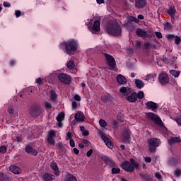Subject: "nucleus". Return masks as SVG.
<instances>
[{
	"label": "nucleus",
	"mask_w": 181,
	"mask_h": 181,
	"mask_svg": "<svg viewBox=\"0 0 181 181\" xmlns=\"http://www.w3.org/2000/svg\"><path fill=\"white\" fill-rule=\"evenodd\" d=\"M62 49H65L66 54H74L78 47V42L74 39H71L61 43Z\"/></svg>",
	"instance_id": "nucleus-1"
},
{
	"label": "nucleus",
	"mask_w": 181,
	"mask_h": 181,
	"mask_svg": "<svg viewBox=\"0 0 181 181\" xmlns=\"http://www.w3.org/2000/svg\"><path fill=\"white\" fill-rule=\"evenodd\" d=\"M174 175L175 177H180L181 176V170L180 169H176L174 172Z\"/></svg>",
	"instance_id": "nucleus-39"
},
{
	"label": "nucleus",
	"mask_w": 181,
	"mask_h": 181,
	"mask_svg": "<svg viewBox=\"0 0 181 181\" xmlns=\"http://www.w3.org/2000/svg\"><path fill=\"white\" fill-rule=\"evenodd\" d=\"M35 83H37V84H42V78H38L36 79Z\"/></svg>",
	"instance_id": "nucleus-61"
},
{
	"label": "nucleus",
	"mask_w": 181,
	"mask_h": 181,
	"mask_svg": "<svg viewBox=\"0 0 181 181\" xmlns=\"http://www.w3.org/2000/svg\"><path fill=\"white\" fill-rule=\"evenodd\" d=\"M101 100H102L103 103H107L108 100H110V96H108V95H103L101 97Z\"/></svg>",
	"instance_id": "nucleus-40"
},
{
	"label": "nucleus",
	"mask_w": 181,
	"mask_h": 181,
	"mask_svg": "<svg viewBox=\"0 0 181 181\" xmlns=\"http://www.w3.org/2000/svg\"><path fill=\"white\" fill-rule=\"evenodd\" d=\"M150 152H156V148L160 146V139L151 138L147 140Z\"/></svg>",
	"instance_id": "nucleus-4"
},
{
	"label": "nucleus",
	"mask_w": 181,
	"mask_h": 181,
	"mask_svg": "<svg viewBox=\"0 0 181 181\" xmlns=\"http://www.w3.org/2000/svg\"><path fill=\"white\" fill-rule=\"evenodd\" d=\"M100 137L102 138L103 141L105 142L106 146L109 148V149H112L114 148V145H112L111 140L108 137H107L106 136H104L103 134H100Z\"/></svg>",
	"instance_id": "nucleus-10"
},
{
	"label": "nucleus",
	"mask_w": 181,
	"mask_h": 181,
	"mask_svg": "<svg viewBox=\"0 0 181 181\" xmlns=\"http://www.w3.org/2000/svg\"><path fill=\"white\" fill-rule=\"evenodd\" d=\"M140 176L144 180H146V181L151 180V177H149V175H148L147 173H141Z\"/></svg>",
	"instance_id": "nucleus-31"
},
{
	"label": "nucleus",
	"mask_w": 181,
	"mask_h": 181,
	"mask_svg": "<svg viewBox=\"0 0 181 181\" xmlns=\"http://www.w3.org/2000/svg\"><path fill=\"white\" fill-rule=\"evenodd\" d=\"M69 144L71 148H74L76 146V144L74 143V140H73V139L69 140Z\"/></svg>",
	"instance_id": "nucleus-52"
},
{
	"label": "nucleus",
	"mask_w": 181,
	"mask_h": 181,
	"mask_svg": "<svg viewBox=\"0 0 181 181\" xmlns=\"http://www.w3.org/2000/svg\"><path fill=\"white\" fill-rule=\"evenodd\" d=\"M116 80L119 84H122V85L127 84V78H125V76H124L122 74L117 75L116 77Z\"/></svg>",
	"instance_id": "nucleus-18"
},
{
	"label": "nucleus",
	"mask_w": 181,
	"mask_h": 181,
	"mask_svg": "<svg viewBox=\"0 0 181 181\" xmlns=\"http://www.w3.org/2000/svg\"><path fill=\"white\" fill-rule=\"evenodd\" d=\"M58 79L61 83H64V84H69L70 81H71V78H70V76L66 74H59L58 75Z\"/></svg>",
	"instance_id": "nucleus-7"
},
{
	"label": "nucleus",
	"mask_w": 181,
	"mask_h": 181,
	"mask_svg": "<svg viewBox=\"0 0 181 181\" xmlns=\"http://www.w3.org/2000/svg\"><path fill=\"white\" fill-rule=\"evenodd\" d=\"M16 142H18V144H21V142H22V138H21V137H16Z\"/></svg>",
	"instance_id": "nucleus-62"
},
{
	"label": "nucleus",
	"mask_w": 181,
	"mask_h": 181,
	"mask_svg": "<svg viewBox=\"0 0 181 181\" xmlns=\"http://www.w3.org/2000/svg\"><path fill=\"white\" fill-rule=\"evenodd\" d=\"M8 112L9 113V114H13V109H12V107H8Z\"/></svg>",
	"instance_id": "nucleus-64"
},
{
	"label": "nucleus",
	"mask_w": 181,
	"mask_h": 181,
	"mask_svg": "<svg viewBox=\"0 0 181 181\" xmlns=\"http://www.w3.org/2000/svg\"><path fill=\"white\" fill-rule=\"evenodd\" d=\"M170 145H175V144H180L181 139L180 137L171 136L168 139Z\"/></svg>",
	"instance_id": "nucleus-16"
},
{
	"label": "nucleus",
	"mask_w": 181,
	"mask_h": 181,
	"mask_svg": "<svg viewBox=\"0 0 181 181\" xmlns=\"http://www.w3.org/2000/svg\"><path fill=\"white\" fill-rule=\"evenodd\" d=\"M155 77H156V74H150L146 76L144 80H146V81H149V80H152L153 78H155Z\"/></svg>",
	"instance_id": "nucleus-29"
},
{
	"label": "nucleus",
	"mask_w": 181,
	"mask_h": 181,
	"mask_svg": "<svg viewBox=\"0 0 181 181\" xmlns=\"http://www.w3.org/2000/svg\"><path fill=\"white\" fill-rule=\"evenodd\" d=\"M112 125H114L115 127H117V126H118V122H117V121L115 120V119L112 120Z\"/></svg>",
	"instance_id": "nucleus-63"
},
{
	"label": "nucleus",
	"mask_w": 181,
	"mask_h": 181,
	"mask_svg": "<svg viewBox=\"0 0 181 181\" xmlns=\"http://www.w3.org/2000/svg\"><path fill=\"white\" fill-rule=\"evenodd\" d=\"M72 108H74V110L77 108V102L76 101L72 102Z\"/></svg>",
	"instance_id": "nucleus-59"
},
{
	"label": "nucleus",
	"mask_w": 181,
	"mask_h": 181,
	"mask_svg": "<svg viewBox=\"0 0 181 181\" xmlns=\"http://www.w3.org/2000/svg\"><path fill=\"white\" fill-rule=\"evenodd\" d=\"M103 160L104 162H105V163H107V165H112L113 163H114L112 159H111V158H110L107 156H105L103 157Z\"/></svg>",
	"instance_id": "nucleus-25"
},
{
	"label": "nucleus",
	"mask_w": 181,
	"mask_h": 181,
	"mask_svg": "<svg viewBox=\"0 0 181 181\" xmlns=\"http://www.w3.org/2000/svg\"><path fill=\"white\" fill-rule=\"evenodd\" d=\"M121 172V169L117 168H112V175H118Z\"/></svg>",
	"instance_id": "nucleus-38"
},
{
	"label": "nucleus",
	"mask_w": 181,
	"mask_h": 181,
	"mask_svg": "<svg viewBox=\"0 0 181 181\" xmlns=\"http://www.w3.org/2000/svg\"><path fill=\"white\" fill-rule=\"evenodd\" d=\"M122 141L124 144H129L131 142V136H123Z\"/></svg>",
	"instance_id": "nucleus-34"
},
{
	"label": "nucleus",
	"mask_w": 181,
	"mask_h": 181,
	"mask_svg": "<svg viewBox=\"0 0 181 181\" xmlns=\"http://www.w3.org/2000/svg\"><path fill=\"white\" fill-rule=\"evenodd\" d=\"M3 5L5 8H9L11 7V3L8 2V1H4L3 3Z\"/></svg>",
	"instance_id": "nucleus-57"
},
{
	"label": "nucleus",
	"mask_w": 181,
	"mask_h": 181,
	"mask_svg": "<svg viewBox=\"0 0 181 181\" xmlns=\"http://www.w3.org/2000/svg\"><path fill=\"white\" fill-rule=\"evenodd\" d=\"M66 181H77V178L71 174H68L66 177Z\"/></svg>",
	"instance_id": "nucleus-28"
},
{
	"label": "nucleus",
	"mask_w": 181,
	"mask_h": 181,
	"mask_svg": "<svg viewBox=\"0 0 181 181\" xmlns=\"http://www.w3.org/2000/svg\"><path fill=\"white\" fill-rule=\"evenodd\" d=\"M25 152H27L29 155H32L33 156H36L37 155V151L35 150L29 144L25 146Z\"/></svg>",
	"instance_id": "nucleus-12"
},
{
	"label": "nucleus",
	"mask_w": 181,
	"mask_h": 181,
	"mask_svg": "<svg viewBox=\"0 0 181 181\" xmlns=\"http://www.w3.org/2000/svg\"><path fill=\"white\" fill-rule=\"evenodd\" d=\"M175 37H176V35H175L173 34H168L167 35V39H168L169 40H173V39H175Z\"/></svg>",
	"instance_id": "nucleus-48"
},
{
	"label": "nucleus",
	"mask_w": 181,
	"mask_h": 181,
	"mask_svg": "<svg viewBox=\"0 0 181 181\" xmlns=\"http://www.w3.org/2000/svg\"><path fill=\"white\" fill-rule=\"evenodd\" d=\"M136 47H138V49H141V47H142V43L141 41L136 42Z\"/></svg>",
	"instance_id": "nucleus-51"
},
{
	"label": "nucleus",
	"mask_w": 181,
	"mask_h": 181,
	"mask_svg": "<svg viewBox=\"0 0 181 181\" xmlns=\"http://www.w3.org/2000/svg\"><path fill=\"white\" fill-rule=\"evenodd\" d=\"M75 66H76V64L74 63V61H73V60H70L67 63V67H68V69H69L71 70L73 69V68L75 67Z\"/></svg>",
	"instance_id": "nucleus-30"
},
{
	"label": "nucleus",
	"mask_w": 181,
	"mask_h": 181,
	"mask_svg": "<svg viewBox=\"0 0 181 181\" xmlns=\"http://www.w3.org/2000/svg\"><path fill=\"white\" fill-rule=\"evenodd\" d=\"M54 138H56V132H54V130H50L48 132V136H47L48 144H50V145H54V144H56V141L54 140Z\"/></svg>",
	"instance_id": "nucleus-9"
},
{
	"label": "nucleus",
	"mask_w": 181,
	"mask_h": 181,
	"mask_svg": "<svg viewBox=\"0 0 181 181\" xmlns=\"http://www.w3.org/2000/svg\"><path fill=\"white\" fill-rule=\"evenodd\" d=\"M42 179L45 181H53L54 180V175L49 173H45L42 175Z\"/></svg>",
	"instance_id": "nucleus-23"
},
{
	"label": "nucleus",
	"mask_w": 181,
	"mask_h": 181,
	"mask_svg": "<svg viewBox=\"0 0 181 181\" xmlns=\"http://www.w3.org/2000/svg\"><path fill=\"white\" fill-rule=\"evenodd\" d=\"M146 115H147V118H149L150 119L153 121V122H154V124H156V125H158V127H165L163 125V122L160 119V117H158V115H155L153 112H148L146 114Z\"/></svg>",
	"instance_id": "nucleus-5"
},
{
	"label": "nucleus",
	"mask_w": 181,
	"mask_h": 181,
	"mask_svg": "<svg viewBox=\"0 0 181 181\" xmlns=\"http://www.w3.org/2000/svg\"><path fill=\"white\" fill-rule=\"evenodd\" d=\"M120 166L123 169V170H125V172H129L130 173L134 172L135 169H136V170H139L140 167L139 163L136 162L134 158H131L130 161H123L121 163Z\"/></svg>",
	"instance_id": "nucleus-3"
},
{
	"label": "nucleus",
	"mask_w": 181,
	"mask_h": 181,
	"mask_svg": "<svg viewBox=\"0 0 181 181\" xmlns=\"http://www.w3.org/2000/svg\"><path fill=\"white\" fill-rule=\"evenodd\" d=\"M21 11H16L15 15L16 18H19V16H21Z\"/></svg>",
	"instance_id": "nucleus-60"
},
{
	"label": "nucleus",
	"mask_w": 181,
	"mask_h": 181,
	"mask_svg": "<svg viewBox=\"0 0 181 181\" xmlns=\"http://www.w3.org/2000/svg\"><path fill=\"white\" fill-rule=\"evenodd\" d=\"M51 169L54 170V173L55 176H60V170H59V167L57 166V164L56 163H52L50 165Z\"/></svg>",
	"instance_id": "nucleus-21"
},
{
	"label": "nucleus",
	"mask_w": 181,
	"mask_h": 181,
	"mask_svg": "<svg viewBox=\"0 0 181 181\" xmlns=\"http://www.w3.org/2000/svg\"><path fill=\"white\" fill-rule=\"evenodd\" d=\"M106 32L108 35H112V36H121V25L115 20L110 21L106 26Z\"/></svg>",
	"instance_id": "nucleus-2"
},
{
	"label": "nucleus",
	"mask_w": 181,
	"mask_h": 181,
	"mask_svg": "<svg viewBox=\"0 0 181 181\" xmlns=\"http://www.w3.org/2000/svg\"><path fill=\"white\" fill-rule=\"evenodd\" d=\"M6 152V146H1L0 147V153H5Z\"/></svg>",
	"instance_id": "nucleus-47"
},
{
	"label": "nucleus",
	"mask_w": 181,
	"mask_h": 181,
	"mask_svg": "<svg viewBox=\"0 0 181 181\" xmlns=\"http://www.w3.org/2000/svg\"><path fill=\"white\" fill-rule=\"evenodd\" d=\"M74 119L78 121V122H83L86 119V117L81 112H78L74 117Z\"/></svg>",
	"instance_id": "nucleus-20"
},
{
	"label": "nucleus",
	"mask_w": 181,
	"mask_h": 181,
	"mask_svg": "<svg viewBox=\"0 0 181 181\" xmlns=\"http://www.w3.org/2000/svg\"><path fill=\"white\" fill-rule=\"evenodd\" d=\"M10 172H11V173H13L14 175H21V173H22V168L16 165H11Z\"/></svg>",
	"instance_id": "nucleus-14"
},
{
	"label": "nucleus",
	"mask_w": 181,
	"mask_h": 181,
	"mask_svg": "<svg viewBox=\"0 0 181 181\" xmlns=\"http://www.w3.org/2000/svg\"><path fill=\"white\" fill-rule=\"evenodd\" d=\"M131 136V131L129 129H126L123 134V136Z\"/></svg>",
	"instance_id": "nucleus-46"
},
{
	"label": "nucleus",
	"mask_w": 181,
	"mask_h": 181,
	"mask_svg": "<svg viewBox=\"0 0 181 181\" xmlns=\"http://www.w3.org/2000/svg\"><path fill=\"white\" fill-rule=\"evenodd\" d=\"M170 74L171 76H173V77H179L180 75V71H177L176 70H171L170 71Z\"/></svg>",
	"instance_id": "nucleus-32"
},
{
	"label": "nucleus",
	"mask_w": 181,
	"mask_h": 181,
	"mask_svg": "<svg viewBox=\"0 0 181 181\" xmlns=\"http://www.w3.org/2000/svg\"><path fill=\"white\" fill-rule=\"evenodd\" d=\"M119 91L122 95L127 97V95H129V94H131L132 89H131V88L129 87H122L120 88Z\"/></svg>",
	"instance_id": "nucleus-13"
},
{
	"label": "nucleus",
	"mask_w": 181,
	"mask_h": 181,
	"mask_svg": "<svg viewBox=\"0 0 181 181\" xmlns=\"http://www.w3.org/2000/svg\"><path fill=\"white\" fill-rule=\"evenodd\" d=\"M168 13L170 14V16H175V13H176V10L170 7L168 11Z\"/></svg>",
	"instance_id": "nucleus-36"
},
{
	"label": "nucleus",
	"mask_w": 181,
	"mask_h": 181,
	"mask_svg": "<svg viewBox=\"0 0 181 181\" xmlns=\"http://www.w3.org/2000/svg\"><path fill=\"white\" fill-rule=\"evenodd\" d=\"M179 163V160L172 158L171 159V165H177Z\"/></svg>",
	"instance_id": "nucleus-50"
},
{
	"label": "nucleus",
	"mask_w": 181,
	"mask_h": 181,
	"mask_svg": "<svg viewBox=\"0 0 181 181\" xmlns=\"http://www.w3.org/2000/svg\"><path fill=\"white\" fill-rule=\"evenodd\" d=\"M144 91H139L136 95L137 98H139V100H142V98H144Z\"/></svg>",
	"instance_id": "nucleus-42"
},
{
	"label": "nucleus",
	"mask_w": 181,
	"mask_h": 181,
	"mask_svg": "<svg viewBox=\"0 0 181 181\" xmlns=\"http://www.w3.org/2000/svg\"><path fill=\"white\" fill-rule=\"evenodd\" d=\"M74 98L76 101H81V97L78 95H75Z\"/></svg>",
	"instance_id": "nucleus-54"
},
{
	"label": "nucleus",
	"mask_w": 181,
	"mask_h": 181,
	"mask_svg": "<svg viewBox=\"0 0 181 181\" xmlns=\"http://www.w3.org/2000/svg\"><path fill=\"white\" fill-rule=\"evenodd\" d=\"M158 83L161 86H166L169 83V76L167 74L161 73L158 75Z\"/></svg>",
	"instance_id": "nucleus-6"
},
{
	"label": "nucleus",
	"mask_w": 181,
	"mask_h": 181,
	"mask_svg": "<svg viewBox=\"0 0 181 181\" xmlns=\"http://www.w3.org/2000/svg\"><path fill=\"white\" fill-rule=\"evenodd\" d=\"M174 39H175V43L176 45H179V43H180V42H181V38H180V36L175 35V37Z\"/></svg>",
	"instance_id": "nucleus-44"
},
{
	"label": "nucleus",
	"mask_w": 181,
	"mask_h": 181,
	"mask_svg": "<svg viewBox=\"0 0 181 181\" xmlns=\"http://www.w3.org/2000/svg\"><path fill=\"white\" fill-rule=\"evenodd\" d=\"M82 143L86 146H88L90 145V141L87 139L82 140Z\"/></svg>",
	"instance_id": "nucleus-56"
},
{
	"label": "nucleus",
	"mask_w": 181,
	"mask_h": 181,
	"mask_svg": "<svg viewBox=\"0 0 181 181\" xmlns=\"http://www.w3.org/2000/svg\"><path fill=\"white\" fill-rule=\"evenodd\" d=\"M99 124H100V127H102V128H105V127H107L108 125L107 122L103 119H100L99 120Z\"/></svg>",
	"instance_id": "nucleus-35"
},
{
	"label": "nucleus",
	"mask_w": 181,
	"mask_h": 181,
	"mask_svg": "<svg viewBox=\"0 0 181 181\" xmlns=\"http://www.w3.org/2000/svg\"><path fill=\"white\" fill-rule=\"evenodd\" d=\"M105 59L107 61V64L111 67L112 69H115V59H114V57L108 54H105Z\"/></svg>",
	"instance_id": "nucleus-8"
},
{
	"label": "nucleus",
	"mask_w": 181,
	"mask_h": 181,
	"mask_svg": "<svg viewBox=\"0 0 181 181\" xmlns=\"http://www.w3.org/2000/svg\"><path fill=\"white\" fill-rule=\"evenodd\" d=\"M136 35H137L139 37H148V33H146V31H144L141 28L136 29Z\"/></svg>",
	"instance_id": "nucleus-19"
},
{
	"label": "nucleus",
	"mask_w": 181,
	"mask_h": 181,
	"mask_svg": "<svg viewBox=\"0 0 181 181\" xmlns=\"http://www.w3.org/2000/svg\"><path fill=\"white\" fill-rule=\"evenodd\" d=\"M129 21L130 22H135V23H138V22H139V20H138L136 18H135L134 16H130L129 18Z\"/></svg>",
	"instance_id": "nucleus-41"
},
{
	"label": "nucleus",
	"mask_w": 181,
	"mask_h": 181,
	"mask_svg": "<svg viewBox=\"0 0 181 181\" xmlns=\"http://www.w3.org/2000/svg\"><path fill=\"white\" fill-rule=\"evenodd\" d=\"M126 100L129 103H136L138 100L136 93L132 91L131 93L126 97Z\"/></svg>",
	"instance_id": "nucleus-11"
},
{
	"label": "nucleus",
	"mask_w": 181,
	"mask_h": 181,
	"mask_svg": "<svg viewBox=\"0 0 181 181\" xmlns=\"http://www.w3.org/2000/svg\"><path fill=\"white\" fill-rule=\"evenodd\" d=\"M91 155H93V149H90V150L86 153V156H88V158H90V156H91Z\"/></svg>",
	"instance_id": "nucleus-58"
},
{
	"label": "nucleus",
	"mask_w": 181,
	"mask_h": 181,
	"mask_svg": "<svg viewBox=\"0 0 181 181\" xmlns=\"http://www.w3.org/2000/svg\"><path fill=\"white\" fill-rule=\"evenodd\" d=\"M164 29L165 30H170V29H172V25L170 24V23H168V22L165 23L164 24Z\"/></svg>",
	"instance_id": "nucleus-37"
},
{
	"label": "nucleus",
	"mask_w": 181,
	"mask_h": 181,
	"mask_svg": "<svg viewBox=\"0 0 181 181\" xmlns=\"http://www.w3.org/2000/svg\"><path fill=\"white\" fill-rule=\"evenodd\" d=\"M64 119V112H62L61 113L58 114L57 116V121L58 122V125L60 128L63 127V124H62V122Z\"/></svg>",
	"instance_id": "nucleus-22"
},
{
	"label": "nucleus",
	"mask_w": 181,
	"mask_h": 181,
	"mask_svg": "<svg viewBox=\"0 0 181 181\" xmlns=\"http://www.w3.org/2000/svg\"><path fill=\"white\" fill-rule=\"evenodd\" d=\"M146 106L147 107L148 110H152V111H156V110H158V104L152 101L146 103Z\"/></svg>",
	"instance_id": "nucleus-17"
},
{
	"label": "nucleus",
	"mask_w": 181,
	"mask_h": 181,
	"mask_svg": "<svg viewBox=\"0 0 181 181\" xmlns=\"http://www.w3.org/2000/svg\"><path fill=\"white\" fill-rule=\"evenodd\" d=\"M66 139V141H69V139H73V134L70 132H67Z\"/></svg>",
	"instance_id": "nucleus-43"
},
{
	"label": "nucleus",
	"mask_w": 181,
	"mask_h": 181,
	"mask_svg": "<svg viewBox=\"0 0 181 181\" xmlns=\"http://www.w3.org/2000/svg\"><path fill=\"white\" fill-rule=\"evenodd\" d=\"M144 160L146 163H151L152 162V158H151V157H146Z\"/></svg>",
	"instance_id": "nucleus-55"
},
{
	"label": "nucleus",
	"mask_w": 181,
	"mask_h": 181,
	"mask_svg": "<svg viewBox=\"0 0 181 181\" xmlns=\"http://www.w3.org/2000/svg\"><path fill=\"white\" fill-rule=\"evenodd\" d=\"M155 35H156V37H158V39H162V33L160 32L156 31L155 33Z\"/></svg>",
	"instance_id": "nucleus-49"
},
{
	"label": "nucleus",
	"mask_w": 181,
	"mask_h": 181,
	"mask_svg": "<svg viewBox=\"0 0 181 181\" xmlns=\"http://www.w3.org/2000/svg\"><path fill=\"white\" fill-rule=\"evenodd\" d=\"M100 21L96 20L94 22L93 27L90 28V32L92 33H95L96 32H100Z\"/></svg>",
	"instance_id": "nucleus-15"
},
{
	"label": "nucleus",
	"mask_w": 181,
	"mask_h": 181,
	"mask_svg": "<svg viewBox=\"0 0 181 181\" xmlns=\"http://www.w3.org/2000/svg\"><path fill=\"white\" fill-rule=\"evenodd\" d=\"M144 47L146 49H156V46L154 44H152L149 42H146V43L144 44Z\"/></svg>",
	"instance_id": "nucleus-26"
},
{
	"label": "nucleus",
	"mask_w": 181,
	"mask_h": 181,
	"mask_svg": "<svg viewBox=\"0 0 181 181\" xmlns=\"http://www.w3.org/2000/svg\"><path fill=\"white\" fill-rule=\"evenodd\" d=\"M146 5V1L145 0H136L135 6L136 8H144Z\"/></svg>",
	"instance_id": "nucleus-24"
},
{
	"label": "nucleus",
	"mask_w": 181,
	"mask_h": 181,
	"mask_svg": "<svg viewBox=\"0 0 181 181\" xmlns=\"http://www.w3.org/2000/svg\"><path fill=\"white\" fill-rule=\"evenodd\" d=\"M45 108L47 110H50L52 108V104H50L49 102L45 103Z\"/></svg>",
	"instance_id": "nucleus-53"
},
{
	"label": "nucleus",
	"mask_w": 181,
	"mask_h": 181,
	"mask_svg": "<svg viewBox=\"0 0 181 181\" xmlns=\"http://www.w3.org/2000/svg\"><path fill=\"white\" fill-rule=\"evenodd\" d=\"M135 84L138 88H142L145 86V83H144V81L139 79L135 80Z\"/></svg>",
	"instance_id": "nucleus-27"
},
{
	"label": "nucleus",
	"mask_w": 181,
	"mask_h": 181,
	"mask_svg": "<svg viewBox=\"0 0 181 181\" xmlns=\"http://www.w3.org/2000/svg\"><path fill=\"white\" fill-rule=\"evenodd\" d=\"M50 98L52 101H55L56 98H57V95L54 90L50 91Z\"/></svg>",
	"instance_id": "nucleus-33"
},
{
	"label": "nucleus",
	"mask_w": 181,
	"mask_h": 181,
	"mask_svg": "<svg viewBox=\"0 0 181 181\" xmlns=\"http://www.w3.org/2000/svg\"><path fill=\"white\" fill-rule=\"evenodd\" d=\"M155 177H156V179H158V180H162V175H160V173L159 172H156L155 173Z\"/></svg>",
	"instance_id": "nucleus-45"
}]
</instances>
